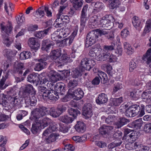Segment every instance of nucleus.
<instances>
[{"label": "nucleus", "instance_id": "f257e3e1", "mask_svg": "<svg viewBox=\"0 0 151 151\" xmlns=\"http://www.w3.org/2000/svg\"><path fill=\"white\" fill-rule=\"evenodd\" d=\"M48 109L43 106L34 109L31 112L30 119L35 121L36 123H38L40 126H42L43 128L50 124L51 120L47 117L44 118L41 120V118L48 113Z\"/></svg>", "mask_w": 151, "mask_h": 151}, {"label": "nucleus", "instance_id": "f03ea898", "mask_svg": "<svg viewBox=\"0 0 151 151\" xmlns=\"http://www.w3.org/2000/svg\"><path fill=\"white\" fill-rule=\"evenodd\" d=\"M95 64V62L93 60L88 59L87 58L83 59L81 63V67L82 68V69H81L80 68L73 69L71 72L72 77L76 78L81 76L83 71L85 69L89 70Z\"/></svg>", "mask_w": 151, "mask_h": 151}, {"label": "nucleus", "instance_id": "7ed1b4c3", "mask_svg": "<svg viewBox=\"0 0 151 151\" xmlns=\"http://www.w3.org/2000/svg\"><path fill=\"white\" fill-rule=\"evenodd\" d=\"M62 52L60 49H58L52 51L50 55L51 59L53 60H56L62 55L61 58L58 59L56 62V64L59 65L58 67L63 65L69 62L70 60L69 57L65 54H63Z\"/></svg>", "mask_w": 151, "mask_h": 151}, {"label": "nucleus", "instance_id": "20e7f679", "mask_svg": "<svg viewBox=\"0 0 151 151\" xmlns=\"http://www.w3.org/2000/svg\"><path fill=\"white\" fill-rule=\"evenodd\" d=\"M134 129H130L128 128L124 129V135L122 140L132 143L138 138L140 135L139 132H134Z\"/></svg>", "mask_w": 151, "mask_h": 151}, {"label": "nucleus", "instance_id": "39448f33", "mask_svg": "<svg viewBox=\"0 0 151 151\" xmlns=\"http://www.w3.org/2000/svg\"><path fill=\"white\" fill-rule=\"evenodd\" d=\"M84 93L81 88L74 90L72 88L69 89L67 96L68 97L74 99L79 100L83 98Z\"/></svg>", "mask_w": 151, "mask_h": 151}, {"label": "nucleus", "instance_id": "423d86ee", "mask_svg": "<svg viewBox=\"0 0 151 151\" xmlns=\"http://www.w3.org/2000/svg\"><path fill=\"white\" fill-rule=\"evenodd\" d=\"M113 17L110 15H106L102 18L100 22L102 27L106 30L110 29L113 26Z\"/></svg>", "mask_w": 151, "mask_h": 151}, {"label": "nucleus", "instance_id": "0eeeda50", "mask_svg": "<svg viewBox=\"0 0 151 151\" xmlns=\"http://www.w3.org/2000/svg\"><path fill=\"white\" fill-rule=\"evenodd\" d=\"M98 37V34L94 30H92L89 32L86 37V47H88L94 44Z\"/></svg>", "mask_w": 151, "mask_h": 151}, {"label": "nucleus", "instance_id": "6e6552de", "mask_svg": "<svg viewBox=\"0 0 151 151\" xmlns=\"http://www.w3.org/2000/svg\"><path fill=\"white\" fill-rule=\"evenodd\" d=\"M88 10V5L86 4L83 6L81 12L80 17V25L83 28L85 26L86 22L89 17L87 14Z\"/></svg>", "mask_w": 151, "mask_h": 151}, {"label": "nucleus", "instance_id": "1a4fd4ad", "mask_svg": "<svg viewBox=\"0 0 151 151\" xmlns=\"http://www.w3.org/2000/svg\"><path fill=\"white\" fill-rule=\"evenodd\" d=\"M133 114L134 116L138 115L139 117H142L145 114L144 111V106H141V109L139 105L134 104L131 105L130 106Z\"/></svg>", "mask_w": 151, "mask_h": 151}, {"label": "nucleus", "instance_id": "9d476101", "mask_svg": "<svg viewBox=\"0 0 151 151\" xmlns=\"http://www.w3.org/2000/svg\"><path fill=\"white\" fill-rule=\"evenodd\" d=\"M83 115L89 118L91 117L93 114L92 105L91 104H86L83 107Z\"/></svg>", "mask_w": 151, "mask_h": 151}, {"label": "nucleus", "instance_id": "9b49d317", "mask_svg": "<svg viewBox=\"0 0 151 151\" xmlns=\"http://www.w3.org/2000/svg\"><path fill=\"white\" fill-rule=\"evenodd\" d=\"M4 24L5 23L4 22H2L0 24V27L2 31V36L4 34L6 36L9 35L12 29V24L9 23L6 26Z\"/></svg>", "mask_w": 151, "mask_h": 151}, {"label": "nucleus", "instance_id": "f8f14e48", "mask_svg": "<svg viewBox=\"0 0 151 151\" xmlns=\"http://www.w3.org/2000/svg\"><path fill=\"white\" fill-rule=\"evenodd\" d=\"M65 84L62 82L57 83L54 86V90L57 94L60 95H63L65 93Z\"/></svg>", "mask_w": 151, "mask_h": 151}, {"label": "nucleus", "instance_id": "ddd939ff", "mask_svg": "<svg viewBox=\"0 0 151 151\" xmlns=\"http://www.w3.org/2000/svg\"><path fill=\"white\" fill-rule=\"evenodd\" d=\"M55 43L50 40L47 39L43 40L42 43V49L48 52L51 47L54 45Z\"/></svg>", "mask_w": 151, "mask_h": 151}, {"label": "nucleus", "instance_id": "4468645a", "mask_svg": "<svg viewBox=\"0 0 151 151\" xmlns=\"http://www.w3.org/2000/svg\"><path fill=\"white\" fill-rule=\"evenodd\" d=\"M24 64L22 63L16 61L14 66L13 71L14 73H17L19 76L22 75V70L24 69Z\"/></svg>", "mask_w": 151, "mask_h": 151}, {"label": "nucleus", "instance_id": "2eb2a0df", "mask_svg": "<svg viewBox=\"0 0 151 151\" xmlns=\"http://www.w3.org/2000/svg\"><path fill=\"white\" fill-rule=\"evenodd\" d=\"M48 127L43 133L44 136H47L51 132L56 131L58 128V125L55 122L51 121Z\"/></svg>", "mask_w": 151, "mask_h": 151}, {"label": "nucleus", "instance_id": "dca6fc26", "mask_svg": "<svg viewBox=\"0 0 151 151\" xmlns=\"http://www.w3.org/2000/svg\"><path fill=\"white\" fill-rule=\"evenodd\" d=\"M48 76L50 81L54 83L59 81L61 78L60 75L53 70H50Z\"/></svg>", "mask_w": 151, "mask_h": 151}, {"label": "nucleus", "instance_id": "f3484780", "mask_svg": "<svg viewBox=\"0 0 151 151\" xmlns=\"http://www.w3.org/2000/svg\"><path fill=\"white\" fill-rule=\"evenodd\" d=\"M35 91L33 86L30 84L26 85L23 92V96L24 98L28 96L30 93H35Z\"/></svg>", "mask_w": 151, "mask_h": 151}, {"label": "nucleus", "instance_id": "a211bd4d", "mask_svg": "<svg viewBox=\"0 0 151 151\" xmlns=\"http://www.w3.org/2000/svg\"><path fill=\"white\" fill-rule=\"evenodd\" d=\"M46 96L44 99H45L47 98L51 100L56 101L59 98V94L55 93L53 90H49Z\"/></svg>", "mask_w": 151, "mask_h": 151}, {"label": "nucleus", "instance_id": "6ab92c4d", "mask_svg": "<svg viewBox=\"0 0 151 151\" xmlns=\"http://www.w3.org/2000/svg\"><path fill=\"white\" fill-rule=\"evenodd\" d=\"M28 44L31 48L37 50L40 46V43L35 38H30L28 41Z\"/></svg>", "mask_w": 151, "mask_h": 151}, {"label": "nucleus", "instance_id": "aec40b11", "mask_svg": "<svg viewBox=\"0 0 151 151\" xmlns=\"http://www.w3.org/2000/svg\"><path fill=\"white\" fill-rule=\"evenodd\" d=\"M40 79L37 74H30L29 75L27 78V81L31 83H33L36 86L39 83Z\"/></svg>", "mask_w": 151, "mask_h": 151}, {"label": "nucleus", "instance_id": "412c9836", "mask_svg": "<svg viewBox=\"0 0 151 151\" xmlns=\"http://www.w3.org/2000/svg\"><path fill=\"white\" fill-rule=\"evenodd\" d=\"M108 101L107 96L105 94L101 93L99 95L96 99V103L99 104H101L106 103Z\"/></svg>", "mask_w": 151, "mask_h": 151}, {"label": "nucleus", "instance_id": "4be33fe9", "mask_svg": "<svg viewBox=\"0 0 151 151\" xmlns=\"http://www.w3.org/2000/svg\"><path fill=\"white\" fill-rule=\"evenodd\" d=\"M113 129L111 126H106L104 125L101 127L99 129V133L102 135H105L108 134L110 131Z\"/></svg>", "mask_w": 151, "mask_h": 151}, {"label": "nucleus", "instance_id": "5701e85b", "mask_svg": "<svg viewBox=\"0 0 151 151\" xmlns=\"http://www.w3.org/2000/svg\"><path fill=\"white\" fill-rule=\"evenodd\" d=\"M76 131L79 133H82L85 132L86 129V125L83 122H78L75 126Z\"/></svg>", "mask_w": 151, "mask_h": 151}, {"label": "nucleus", "instance_id": "b1692460", "mask_svg": "<svg viewBox=\"0 0 151 151\" xmlns=\"http://www.w3.org/2000/svg\"><path fill=\"white\" fill-rule=\"evenodd\" d=\"M41 83L44 84L45 85L47 86V88L48 89H50V90H53V88H54V86L53 82L52 81H49L48 79L45 78H44L42 79L40 81Z\"/></svg>", "mask_w": 151, "mask_h": 151}, {"label": "nucleus", "instance_id": "393cba45", "mask_svg": "<svg viewBox=\"0 0 151 151\" xmlns=\"http://www.w3.org/2000/svg\"><path fill=\"white\" fill-rule=\"evenodd\" d=\"M57 32H60L59 36V38H64L67 36L69 34L68 29L66 27H63L60 29H58L57 30Z\"/></svg>", "mask_w": 151, "mask_h": 151}, {"label": "nucleus", "instance_id": "a878e982", "mask_svg": "<svg viewBox=\"0 0 151 151\" xmlns=\"http://www.w3.org/2000/svg\"><path fill=\"white\" fill-rule=\"evenodd\" d=\"M51 27H49L47 29L44 30L43 31L38 32L35 34V36L39 38H42L46 36L51 31Z\"/></svg>", "mask_w": 151, "mask_h": 151}, {"label": "nucleus", "instance_id": "bb28decb", "mask_svg": "<svg viewBox=\"0 0 151 151\" xmlns=\"http://www.w3.org/2000/svg\"><path fill=\"white\" fill-rule=\"evenodd\" d=\"M47 136H44L43 135V138L44 139L45 141L47 143L54 142L56 140L57 137L55 134H51L48 137Z\"/></svg>", "mask_w": 151, "mask_h": 151}, {"label": "nucleus", "instance_id": "cd10ccee", "mask_svg": "<svg viewBox=\"0 0 151 151\" xmlns=\"http://www.w3.org/2000/svg\"><path fill=\"white\" fill-rule=\"evenodd\" d=\"M151 30V18L148 19L146 22L145 25L142 35L143 36L149 32Z\"/></svg>", "mask_w": 151, "mask_h": 151}, {"label": "nucleus", "instance_id": "c85d7f7f", "mask_svg": "<svg viewBox=\"0 0 151 151\" xmlns=\"http://www.w3.org/2000/svg\"><path fill=\"white\" fill-rule=\"evenodd\" d=\"M44 9V6H43L40 7L34 13L35 17L37 18H41L43 17L45 15Z\"/></svg>", "mask_w": 151, "mask_h": 151}, {"label": "nucleus", "instance_id": "c756f323", "mask_svg": "<svg viewBox=\"0 0 151 151\" xmlns=\"http://www.w3.org/2000/svg\"><path fill=\"white\" fill-rule=\"evenodd\" d=\"M129 122V120L128 119L124 117H121L119 118V121L116 123V124L117 128H119Z\"/></svg>", "mask_w": 151, "mask_h": 151}, {"label": "nucleus", "instance_id": "7c9ffc66", "mask_svg": "<svg viewBox=\"0 0 151 151\" xmlns=\"http://www.w3.org/2000/svg\"><path fill=\"white\" fill-rule=\"evenodd\" d=\"M132 23L134 27L139 31L141 30L142 26L141 25V22L137 17H134L133 18Z\"/></svg>", "mask_w": 151, "mask_h": 151}, {"label": "nucleus", "instance_id": "2f4dec72", "mask_svg": "<svg viewBox=\"0 0 151 151\" xmlns=\"http://www.w3.org/2000/svg\"><path fill=\"white\" fill-rule=\"evenodd\" d=\"M142 121L141 118H139L136 120L132 123L131 127L134 129H140L142 125Z\"/></svg>", "mask_w": 151, "mask_h": 151}, {"label": "nucleus", "instance_id": "473e14b6", "mask_svg": "<svg viewBox=\"0 0 151 151\" xmlns=\"http://www.w3.org/2000/svg\"><path fill=\"white\" fill-rule=\"evenodd\" d=\"M142 59L147 63L151 62V47L148 49L142 58Z\"/></svg>", "mask_w": 151, "mask_h": 151}, {"label": "nucleus", "instance_id": "72a5a7b5", "mask_svg": "<svg viewBox=\"0 0 151 151\" xmlns=\"http://www.w3.org/2000/svg\"><path fill=\"white\" fill-rule=\"evenodd\" d=\"M39 61V62L36 64L34 68L35 70L38 71L43 69L47 63L46 62L42 61L40 60Z\"/></svg>", "mask_w": 151, "mask_h": 151}, {"label": "nucleus", "instance_id": "f704fd0d", "mask_svg": "<svg viewBox=\"0 0 151 151\" xmlns=\"http://www.w3.org/2000/svg\"><path fill=\"white\" fill-rule=\"evenodd\" d=\"M48 89L46 87L40 86L38 87V91L39 95L42 96L44 99L45 97L47 95V93L48 91Z\"/></svg>", "mask_w": 151, "mask_h": 151}, {"label": "nucleus", "instance_id": "c9c22d12", "mask_svg": "<svg viewBox=\"0 0 151 151\" xmlns=\"http://www.w3.org/2000/svg\"><path fill=\"white\" fill-rule=\"evenodd\" d=\"M60 119L62 122L68 124L72 123L74 120V118L68 115H64L61 116Z\"/></svg>", "mask_w": 151, "mask_h": 151}, {"label": "nucleus", "instance_id": "e433bc0d", "mask_svg": "<svg viewBox=\"0 0 151 151\" xmlns=\"http://www.w3.org/2000/svg\"><path fill=\"white\" fill-rule=\"evenodd\" d=\"M9 36L4 34L2 35L3 43L7 47H9L13 42V40Z\"/></svg>", "mask_w": 151, "mask_h": 151}, {"label": "nucleus", "instance_id": "4c0bfd02", "mask_svg": "<svg viewBox=\"0 0 151 151\" xmlns=\"http://www.w3.org/2000/svg\"><path fill=\"white\" fill-rule=\"evenodd\" d=\"M68 112L70 116H72L74 119L76 117L78 114H80V112L77 109L70 108L68 109Z\"/></svg>", "mask_w": 151, "mask_h": 151}, {"label": "nucleus", "instance_id": "58836bf2", "mask_svg": "<svg viewBox=\"0 0 151 151\" xmlns=\"http://www.w3.org/2000/svg\"><path fill=\"white\" fill-rule=\"evenodd\" d=\"M103 4L102 3L97 2L95 4L93 12L95 13L99 12L103 8Z\"/></svg>", "mask_w": 151, "mask_h": 151}, {"label": "nucleus", "instance_id": "ea45409f", "mask_svg": "<svg viewBox=\"0 0 151 151\" xmlns=\"http://www.w3.org/2000/svg\"><path fill=\"white\" fill-rule=\"evenodd\" d=\"M73 6L75 9L77 10L82 6L83 4L81 0H73Z\"/></svg>", "mask_w": 151, "mask_h": 151}, {"label": "nucleus", "instance_id": "a19ab883", "mask_svg": "<svg viewBox=\"0 0 151 151\" xmlns=\"http://www.w3.org/2000/svg\"><path fill=\"white\" fill-rule=\"evenodd\" d=\"M109 3L110 8L112 9L118 7L120 4L119 0H110Z\"/></svg>", "mask_w": 151, "mask_h": 151}, {"label": "nucleus", "instance_id": "79ce46f5", "mask_svg": "<svg viewBox=\"0 0 151 151\" xmlns=\"http://www.w3.org/2000/svg\"><path fill=\"white\" fill-rule=\"evenodd\" d=\"M50 115L52 117L55 118L59 116L61 113L59 112L58 109H56L54 108H52L49 111Z\"/></svg>", "mask_w": 151, "mask_h": 151}, {"label": "nucleus", "instance_id": "37998d69", "mask_svg": "<svg viewBox=\"0 0 151 151\" xmlns=\"http://www.w3.org/2000/svg\"><path fill=\"white\" fill-rule=\"evenodd\" d=\"M62 18H58L57 19L53 24V26L56 28H60L63 27L64 24L63 21H62Z\"/></svg>", "mask_w": 151, "mask_h": 151}, {"label": "nucleus", "instance_id": "c03bdc74", "mask_svg": "<svg viewBox=\"0 0 151 151\" xmlns=\"http://www.w3.org/2000/svg\"><path fill=\"white\" fill-rule=\"evenodd\" d=\"M31 54L30 52L25 51L21 53L20 55V58L21 60H25L31 57Z\"/></svg>", "mask_w": 151, "mask_h": 151}, {"label": "nucleus", "instance_id": "a18cd8bd", "mask_svg": "<svg viewBox=\"0 0 151 151\" xmlns=\"http://www.w3.org/2000/svg\"><path fill=\"white\" fill-rule=\"evenodd\" d=\"M115 45V44L113 42H111L110 45H104L103 46V50L105 52L111 51L114 49Z\"/></svg>", "mask_w": 151, "mask_h": 151}, {"label": "nucleus", "instance_id": "49530a36", "mask_svg": "<svg viewBox=\"0 0 151 151\" xmlns=\"http://www.w3.org/2000/svg\"><path fill=\"white\" fill-rule=\"evenodd\" d=\"M112 103L115 106H119L123 102V99L122 97L118 98H114L112 99Z\"/></svg>", "mask_w": 151, "mask_h": 151}, {"label": "nucleus", "instance_id": "de8ad7c7", "mask_svg": "<svg viewBox=\"0 0 151 151\" xmlns=\"http://www.w3.org/2000/svg\"><path fill=\"white\" fill-rule=\"evenodd\" d=\"M4 52H5L6 55L8 59H10L14 56L15 53L13 51L9 50H4Z\"/></svg>", "mask_w": 151, "mask_h": 151}, {"label": "nucleus", "instance_id": "09e8293b", "mask_svg": "<svg viewBox=\"0 0 151 151\" xmlns=\"http://www.w3.org/2000/svg\"><path fill=\"white\" fill-rule=\"evenodd\" d=\"M38 124L36 123L32 125L31 130L34 134H36L39 131V126L38 125Z\"/></svg>", "mask_w": 151, "mask_h": 151}, {"label": "nucleus", "instance_id": "8fccbe9b", "mask_svg": "<svg viewBox=\"0 0 151 151\" xmlns=\"http://www.w3.org/2000/svg\"><path fill=\"white\" fill-rule=\"evenodd\" d=\"M21 14L22 15L21 16L19 15L16 18L17 23L20 25L25 21L24 17L23 14L22 13Z\"/></svg>", "mask_w": 151, "mask_h": 151}, {"label": "nucleus", "instance_id": "3c124183", "mask_svg": "<svg viewBox=\"0 0 151 151\" xmlns=\"http://www.w3.org/2000/svg\"><path fill=\"white\" fill-rule=\"evenodd\" d=\"M0 96H1V95H0ZM0 103L2 105L3 107L5 108L6 109H9V106L8 105L5 97H3L1 99H0Z\"/></svg>", "mask_w": 151, "mask_h": 151}, {"label": "nucleus", "instance_id": "603ef678", "mask_svg": "<svg viewBox=\"0 0 151 151\" xmlns=\"http://www.w3.org/2000/svg\"><path fill=\"white\" fill-rule=\"evenodd\" d=\"M78 85V81L75 80H73L69 81L68 83V86L70 88H72L73 89V88L76 86Z\"/></svg>", "mask_w": 151, "mask_h": 151}, {"label": "nucleus", "instance_id": "864d4df0", "mask_svg": "<svg viewBox=\"0 0 151 151\" xmlns=\"http://www.w3.org/2000/svg\"><path fill=\"white\" fill-rule=\"evenodd\" d=\"M125 114L126 116L129 117H132L135 116L130 106H129V108L126 109L125 112Z\"/></svg>", "mask_w": 151, "mask_h": 151}, {"label": "nucleus", "instance_id": "5fc2aeb1", "mask_svg": "<svg viewBox=\"0 0 151 151\" xmlns=\"http://www.w3.org/2000/svg\"><path fill=\"white\" fill-rule=\"evenodd\" d=\"M137 65V64L133 60L131 61L129 63V70L130 72H132L134 69L135 68Z\"/></svg>", "mask_w": 151, "mask_h": 151}, {"label": "nucleus", "instance_id": "6e6d98bb", "mask_svg": "<svg viewBox=\"0 0 151 151\" xmlns=\"http://www.w3.org/2000/svg\"><path fill=\"white\" fill-rule=\"evenodd\" d=\"M122 88V86L121 83L120 82H118L116 83V84H115L113 92L114 93H115L119 90Z\"/></svg>", "mask_w": 151, "mask_h": 151}, {"label": "nucleus", "instance_id": "4d7b16f0", "mask_svg": "<svg viewBox=\"0 0 151 151\" xmlns=\"http://www.w3.org/2000/svg\"><path fill=\"white\" fill-rule=\"evenodd\" d=\"M144 131L147 133H151V123H147L144 126Z\"/></svg>", "mask_w": 151, "mask_h": 151}, {"label": "nucleus", "instance_id": "13d9d810", "mask_svg": "<svg viewBox=\"0 0 151 151\" xmlns=\"http://www.w3.org/2000/svg\"><path fill=\"white\" fill-rule=\"evenodd\" d=\"M10 103L12 104V107H15L18 104V100L15 97H11L10 99Z\"/></svg>", "mask_w": 151, "mask_h": 151}, {"label": "nucleus", "instance_id": "bf43d9fd", "mask_svg": "<svg viewBox=\"0 0 151 151\" xmlns=\"http://www.w3.org/2000/svg\"><path fill=\"white\" fill-rule=\"evenodd\" d=\"M57 109L58 111H60V112L61 114L66 110V108L65 105L60 104L58 106Z\"/></svg>", "mask_w": 151, "mask_h": 151}, {"label": "nucleus", "instance_id": "052dcab7", "mask_svg": "<svg viewBox=\"0 0 151 151\" xmlns=\"http://www.w3.org/2000/svg\"><path fill=\"white\" fill-rule=\"evenodd\" d=\"M75 149V147L72 144H67L65 145V147L64 149V150H69L71 151L74 150Z\"/></svg>", "mask_w": 151, "mask_h": 151}, {"label": "nucleus", "instance_id": "680f3d73", "mask_svg": "<svg viewBox=\"0 0 151 151\" xmlns=\"http://www.w3.org/2000/svg\"><path fill=\"white\" fill-rule=\"evenodd\" d=\"M122 135V132L119 130L117 131L113 135V137L116 139H121Z\"/></svg>", "mask_w": 151, "mask_h": 151}, {"label": "nucleus", "instance_id": "e2e57ef3", "mask_svg": "<svg viewBox=\"0 0 151 151\" xmlns=\"http://www.w3.org/2000/svg\"><path fill=\"white\" fill-rule=\"evenodd\" d=\"M100 45H97L95 46L94 47L91 49L94 52L98 55V54L100 53L99 48Z\"/></svg>", "mask_w": 151, "mask_h": 151}, {"label": "nucleus", "instance_id": "0e129e2a", "mask_svg": "<svg viewBox=\"0 0 151 151\" xmlns=\"http://www.w3.org/2000/svg\"><path fill=\"white\" fill-rule=\"evenodd\" d=\"M30 104L31 106H35L37 102V100L35 97L32 96L30 99Z\"/></svg>", "mask_w": 151, "mask_h": 151}, {"label": "nucleus", "instance_id": "69168bd1", "mask_svg": "<svg viewBox=\"0 0 151 151\" xmlns=\"http://www.w3.org/2000/svg\"><path fill=\"white\" fill-rule=\"evenodd\" d=\"M128 30L126 29H124L121 32V35L123 38L126 37L129 34Z\"/></svg>", "mask_w": 151, "mask_h": 151}, {"label": "nucleus", "instance_id": "338daca9", "mask_svg": "<svg viewBox=\"0 0 151 151\" xmlns=\"http://www.w3.org/2000/svg\"><path fill=\"white\" fill-rule=\"evenodd\" d=\"M60 130L64 133H66L68 131V127L66 126L61 125H60Z\"/></svg>", "mask_w": 151, "mask_h": 151}, {"label": "nucleus", "instance_id": "774afa93", "mask_svg": "<svg viewBox=\"0 0 151 151\" xmlns=\"http://www.w3.org/2000/svg\"><path fill=\"white\" fill-rule=\"evenodd\" d=\"M130 96L131 98L134 100L138 99V96L135 92H132L130 93Z\"/></svg>", "mask_w": 151, "mask_h": 151}]
</instances>
